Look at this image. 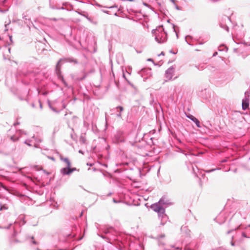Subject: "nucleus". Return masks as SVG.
<instances>
[{"mask_svg":"<svg viewBox=\"0 0 250 250\" xmlns=\"http://www.w3.org/2000/svg\"><path fill=\"white\" fill-rule=\"evenodd\" d=\"M152 33L155 37V41L159 43H164L167 41V33L165 31L162 25L153 30Z\"/></svg>","mask_w":250,"mask_h":250,"instance_id":"f257e3e1","label":"nucleus"},{"mask_svg":"<svg viewBox=\"0 0 250 250\" xmlns=\"http://www.w3.org/2000/svg\"><path fill=\"white\" fill-rule=\"evenodd\" d=\"M62 161L64 162L66 164V167L61 169L60 172L62 175H70L73 171L76 170V168H71V164L70 161L67 158H63L60 157Z\"/></svg>","mask_w":250,"mask_h":250,"instance_id":"f03ea898","label":"nucleus"},{"mask_svg":"<svg viewBox=\"0 0 250 250\" xmlns=\"http://www.w3.org/2000/svg\"><path fill=\"white\" fill-rule=\"evenodd\" d=\"M151 207L154 211L158 213L159 217H166V215L165 214V209L159 202L152 204Z\"/></svg>","mask_w":250,"mask_h":250,"instance_id":"7ed1b4c3","label":"nucleus"},{"mask_svg":"<svg viewBox=\"0 0 250 250\" xmlns=\"http://www.w3.org/2000/svg\"><path fill=\"white\" fill-rule=\"evenodd\" d=\"M164 208L171 204L170 200L166 196H163L158 202Z\"/></svg>","mask_w":250,"mask_h":250,"instance_id":"20e7f679","label":"nucleus"},{"mask_svg":"<svg viewBox=\"0 0 250 250\" xmlns=\"http://www.w3.org/2000/svg\"><path fill=\"white\" fill-rule=\"evenodd\" d=\"M174 73V68L172 66L168 68L165 72V76L167 80H170L173 76Z\"/></svg>","mask_w":250,"mask_h":250,"instance_id":"39448f33","label":"nucleus"},{"mask_svg":"<svg viewBox=\"0 0 250 250\" xmlns=\"http://www.w3.org/2000/svg\"><path fill=\"white\" fill-rule=\"evenodd\" d=\"M22 134H26V133L23 131L21 130H19L17 131L15 135H12L10 137V139L13 142L17 141L19 140V136L21 135Z\"/></svg>","mask_w":250,"mask_h":250,"instance_id":"423d86ee","label":"nucleus"},{"mask_svg":"<svg viewBox=\"0 0 250 250\" xmlns=\"http://www.w3.org/2000/svg\"><path fill=\"white\" fill-rule=\"evenodd\" d=\"M187 117L190 120H191L192 121L194 122L198 127L200 128L201 127L199 120L196 118L194 117L193 115H189L187 116Z\"/></svg>","mask_w":250,"mask_h":250,"instance_id":"0eeeda50","label":"nucleus"},{"mask_svg":"<svg viewBox=\"0 0 250 250\" xmlns=\"http://www.w3.org/2000/svg\"><path fill=\"white\" fill-rule=\"evenodd\" d=\"M249 105V99L248 98H245L242 100V109L246 110L247 109Z\"/></svg>","mask_w":250,"mask_h":250,"instance_id":"6e6552de","label":"nucleus"},{"mask_svg":"<svg viewBox=\"0 0 250 250\" xmlns=\"http://www.w3.org/2000/svg\"><path fill=\"white\" fill-rule=\"evenodd\" d=\"M18 234V232L14 230V232L13 234L12 235L11 237V243H18L20 241L16 239H15V237L17 236Z\"/></svg>","mask_w":250,"mask_h":250,"instance_id":"1a4fd4ad","label":"nucleus"},{"mask_svg":"<svg viewBox=\"0 0 250 250\" xmlns=\"http://www.w3.org/2000/svg\"><path fill=\"white\" fill-rule=\"evenodd\" d=\"M117 143L122 142L124 141V138L122 136V134L120 133H118L115 136Z\"/></svg>","mask_w":250,"mask_h":250,"instance_id":"9d476101","label":"nucleus"},{"mask_svg":"<svg viewBox=\"0 0 250 250\" xmlns=\"http://www.w3.org/2000/svg\"><path fill=\"white\" fill-rule=\"evenodd\" d=\"M114 231V229L113 228L110 227L109 228H104L103 229V232L105 234H108L109 233H112Z\"/></svg>","mask_w":250,"mask_h":250,"instance_id":"9b49d317","label":"nucleus"},{"mask_svg":"<svg viewBox=\"0 0 250 250\" xmlns=\"http://www.w3.org/2000/svg\"><path fill=\"white\" fill-rule=\"evenodd\" d=\"M117 111H118V110H120V113L117 114V116L119 118L122 117V114L121 112H122L124 110V108L122 106H119L116 107Z\"/></svg>","mask_w":250,"mask_h":250,"instance_id":"f8f14e48","label":"nucleus"},{"mask_svg":"<svg viewBox=\"0 0 250 250\" xmlns=\"http://www.w3.org/2000/svg\"><path fill=\"white\" fill-rule=\"evenodd\" d=\"M61 61H62V59H60L56 65V72H57L58 75H59V73H60V67H61L60 62H61Z\"/></svg>","mask_w":250,"mask_h":250,"instance_id":"ddd939ff","label":"nucleus"},{"mask_svg":"<svg viewBox=\"0 0 250 250\" xmlns=\"http://www.w3.org/2000/svg\"><path fill=\"white\" fill-rule=\"evenodd\" d=\"M80 141L81 143L85 144H86V140L84 136H81L80 139Z\"/></svg>","mask_w":250,"mask_h":250,"instance_id":"4468645a","label":"nucleus"},{"mask_svg":"<svg viewBox=\"0 0 250 250\" xmlns=\"http://www.w3.org/2000/svg\"><path fill=\"white\" fill-rule=\"evenodd\" d=\"M66 60L67 61V62H74L75 63H77L78 62L77 61H76V60L74 59H72V58H68V59H66Z\"/></svg>","mask_w":250,"mask_h":250,"instance_id":"2eb2a0df","label":"nucleus"},{"mask_svg":"<svg viewBox=\"0 0 250 250\" xmlns=\"http://www.w3.org/2000/svg\"><path fill=\"white\" fill-rule=\"evenodd\" d=\"M220 26L224 29L225 30H226L227 32H229V28L228 27V26H227L226 25H223L222 24H220Z\"/></svg>","mask_w":250,"mask_h":250,"instance_id":"dca6fc26","label":"nucleus"},{"mask_svg":"<svg viewBox=\"0 0 250 250\" xmlns=\"http://www.w3.org/2000/svg\"><path fill=\"white\" fill-rule=\"evenodd\" d=\"M36 141L37 142V143H35L34 144V146L35 147H38V144L39 143H40V142H41L42 140L40 139H36Z\"/></svg>","mask_w":250,"mask_h":250,"instance_id":"f3484780","label":"nucleus"},{"mask_svg":"<svg viewBox=\"0 0 250 250\" xmlns=\"http://www.w3.org/2000/svg\"><path fill=\"white\" fill-rule=\"evenodd\" d=\"M31 142V140H26L24 141V144H26L28 146H31L32 145L30 144Z\"/></svg>","mask_w":250,"mask_h":250,"instance_id":"a211bd4d","label":"nucleus"},{"mask_svg":"<svg viewBox=\"0 0 250 250\" xmlns=\"http://www.w3.org/2000/svg\"><path fill=\"white\" fill-rule=\"evenodd\" d=\"M250 92L249 91H246L245 92V98H248L249 99Z\"/></svg>","mask_w":250,"mask_h":250,"instance_id":"6ab92c4d","label":"nucleus"},{"mask_svg":"<svg viewBox=\"0 0 250 250\" xmlns=\"http://www.w3.org/2000/svg\"><path fill=\"white\" fill-rule=\"evenodd\" d=\"M26 223L25 221L24 220V218H21V221L20 223V225H23Z\"/></svg>","mask_w":250,"mask_h":250,"instance_id":"aec40b11","label":"nucleus"},{"mask_svg":"<svg viewBox=\"0 0 250 250\" xmlns=\"http://www.w3.org/2000/svg\"><path fill=\"white\" fill-rule=\"evenodd\" d=\"M49 106L50 108H51V109L53 111H54V112H58V111H57V110L55 108L53 107L51 105V104H50V103H49Z\"/></svg>","mask_w":250,"mask_h":250,"instance_id":"412c9836","label":"nucleus"},{"mask_svg":"<svg viewBox=\"0 0 250 250\" xmlns=\"http://www.w3.org/2000/svg\"><path fill=\"white\" fill-rule=\"evenodd\" d=\"M7 209V207L6 206H5V205L0 206V210H2L3 209Z\"/></svg>","mask_w":250,"mask_h":250,"instance_id":"4be33fe9","label":"nucleus"},{"mask_svg":"<svg viewBox=\"0 0 250 250\" xmlns=\"http://www.w3.org/2000/svg\"><path fill=\"white\" fill-rule=\"evenodd\" d=\"M22 19L25 21L29 20V19L27 18V16L24 15V14L22 15Z\"/></svg>","mask_w":250,"mask_h":250,"instance_id":"5701e85b","label":"nucleus"},{"mask_svg":"<svg viewBox=\"0 0 250 250\" xmlns=\"http://www.w3.org/2000/svg\"><path fill=\"white\" fill-rule=\"evenodd\" d=\"M11 225H12V224L11 223V224H10L9 225V226H8V227H5V229H9L10 228V227H11Z\"/></svg>","mask_w":250,"mask_h":250,"instance_id":"b1692460","label":"nucleus"},{"mask_svg":"<svg viewBox=\"0 0 250 250\" xmlns=\"http://www.w3.org/2000/svg\"><path fill=\"white\" fill-rule=\"evenodd\" d=\"M99 235L100 236H101V237L102 238H103V239H106V238H107L105 236H104V235Z\"/></svg>","mask_w":250,"mask_h":250,"instance_id":"393cba45","label":"nucleus"},{"mask_svg":"<svg viewBox=\"0 0 250 250\" xmlns=\"http://www.w3.org/2000/svg\"><path fill=\"white\" fill-rule=\"evenodd\" d=\"M48 158L51 159V160H53V161H55V159L53 157H48Z\"/></svg>","mask_w":250,"mask_h":250,"instance_id":"a878e982","label":"nucleus"},{"mask_svg":"<svg viewBox=\"0 0 250 250\" xmlns=\"http://www.w3.org/2000/svg\"><path fill=\"white\" fill-rule=\"evenodd\" d=\"M173 29L174 31L176 33L175 28V25L174 24H173Z\"/></svg>","mask_w":250,"mask_h":250,"instance_id":"bb28decb","label":"nucleus"},{"mask_svg":"<svg viewBox=\"0 0 250 250\" xmlns=\"http://www.w3.org/2000/svg\"><path fill=\"white\" fill-rule=\"evenodd\" d=\"M79 152L80 153H81V154H83V151L82 150H80L79 151Z\"/></svg>","mask_w":250,"mask_h":250,"instance_id":"cd10ccee","label":"nucleus"},{"mask_svg":"<svg viewBox=\"0 0 250 250\" xmlns=\"http://www.w3.org/2000/svg\"><path fill=\"white\" fill-rule=\"evenodd\" d=\"M175 8H176V9H177V10H180V8H179V6H177V5H175Z\"/></svg>","mask_w":250,"mask_h":250,"instance_id":"c85d7f7f","label":"nucleus"},{"mask_svg":"<svg viewBox=\"0 0 250 250\" xmlns=\"http://www.w3.org/2000/svg\"><path fill=\"white\" fill-rule=\"evenodd\" d=\"M20 124V123L19 122H16V123H15L14 124V126H16L17 125H19Z\"/></svg>","mask_w":250,"mask_h":250,"instance_id":"c756f323","label":"nucleus"},{"mask_svg":"<svg viewBox=\"0 0 250 250\" xmlns=\"http://www.w3.org/2000/svg\"><path fill=\"white\" fill-rule=\"evenodd\" d=\"M233 229L228 231L227 232V234H229V233H230L232 231H233Z\"/></svg>","mask_w":250,"mask_h":250,"instance_id":"7c9ffc66","label":"nucleus"},{"mask_svg":"<svg viewBox=\"0 0 250 250\" xmlns=\"http://www.w3.org/2000/svg\"><path fill=\"white\" fill-rule=\"evenodd\" d=\"M32 243H33V244H35V245H36V244H37V242H36L35 241L33 240V241H32Z\"/></svg>","mask_w":250,"mask_h":250,"instance_id":"2f4dec72","label":"nucleus"},{"mask_svg":"<svg viewBox=\"0 0 250 250\" xmlns=\"http://www.w3.org/2000/svg\"><path fill=\"white\" fill-rule=\"evenodd\" d=\"M242 235H243V236H244V237H247V236H246V235L245 234V233H242Z\"/></svg>","mask_w":250,"mask_h":250,"instance_id":"473e14b6","label":"nucleus"},{"mask_svg":"<svg viewBox=\"0 0 250 250\" xmlns=\"http://www.w3.org/2000/svg\"><path fill=\"white\" fill-rule=\"evenodd\" d=\"M87 165H88V166H89L90 167H92V166H93V164H87Z\"/></svg>","mask_w":250,"mask_h":250,"instance_id":"72a5a7b5","label":"nucleus"},{"mask_svg":"<svg viewBox=\"0 0 250 250\" xmlns=\"http://www.w3.org/2000/svg\"><path fill=\"white\" fill-rule=\"evenodd\" d=\"M231 245L232 246H234V243L233 242H231Z\"/></svg>","mask_w":250,"mask_h":250,"instance_id":"f704fd0d","label":"nucleus"},{"mask_svg":"<svg viewBox=\"0 0 250 250\" xmlns=\"http://www.w3.org/2000/svg\"><path fill=\"white\" fill-rule=\"evenodd\" d=\"M161 55H164V53L163 52H162L161 53L160 55H159V56H160Z\"/></svg>","mask_w":250,"mask_h":250,"instance_id":"c9c22d12","label":"nucleus"},{"mask_svg":"<svg viewBox=\"0 0 250 250\" xmlns=\"http://www.w3.org/2000/svg\"><path fill=\"white\" fill-rule=\"evenodd\" d=\"M186 229V227H181V229L183 230L184 229Z\"/></svg>","mask_w":250,"mask_h":250,"instance_id":"e433bc0d","label":"nucleus"},{"mask_svg":"<svg viewBox=\"0 0 250 250\" xmlns=\"http://www.w3.org/2000/svg\"><path fill=\"white\" fill-rule=\"evenodd\" d=\"M214 170H215L214 169H211V170H209L208 172H211V171H214Z\"/></svg>","mask_w":250,"mask_h":250,"instance_id":"4c0bfd02","label":"nucleus"},{"mask_svg":"<svg viewBox=\"0 0 250 250\" xmlns=\"http://www.w3.org/2000/svg\"><path fill=\"white\" fill-rule=\"evenodd\" d=\"M171 1L173 3H174V2H175V0H171Z\"/></svg>","mask_w":250,"mask_h":250,"instance_id":"58836bf2","label":"nucleus"},{"mask_svg":"<svg viewBox=\"0 0 250 250\" xmlns=\"http://www.w3.org/2000/svg\"><path fill=\"white\" fill-rule=\"evenodd\" d=\"M234 52H237V49H234Z\"/></svg>","mask_w":250,"mask_h":250,"instance_id":"ea45409f","label":"nucleus"},{"mask_svg":"<svg viewBox=\"0 0 250 250\" xmlns=\"http://www.w3.org/2000/svg\"><path fill=\"white\" fill-rule=\"evenodd\" d=\"M216 54H217V52H215V53L213 54V56H215Z\"/></svg>","mask_w":250,"mask_h":250,"instance_id":"a19ab883","label":"nucleus"},{"mask_svg":"<svg viewBox=\"0 0 250 250\" xmlns=\"http://www.w3.org/2000/svg\"><path fill=\"white\" fill-rule=\"evenodd\" d=\"M10 40L11 41L12 40V37L11 36H10Z\"/></svg>","mask_w":250,"mask_h":250,"instance_id":"79ce46f5","label":"nucleus"},{"mask_svg":"<svg viewBox=\"0 0 250 250\" xmlns=\"http://www.w3.org/2000/svg\"><path fill=\"white\" fill-rule=\"evenodd\" d=\"M170 52L171 53H172L174 54V52H173V51H170Z\"/></svg>","mask_w":250,"mask_h":250,"instance_id":"37998d69","label":"nucleus"},{"mask_svg":"<svg viewBox=\"0 0 250 250\" xmlns=\"http://www.w3.org/2000/svg\"><path fill=\"white\" fill-rule=\"evenodd\" d=\"M123 77H124L125 78V75L124 74H123Z\"/></svg>","mask_w":250,"mask_h":250,"instance_id":"c03bdc74","label":"nucleus"},{"mask_svg":"<svg viewBox=\"0 0 250 250\" xmlns=\"http://www.w3.org/2000/svg\"><path fill=\"white\" fill-rule=\"evenodd\" d=\"M53 21H56V19L54 18V19H53Z\"/></svg>","mask_w":250,"mask_h":250,"instance_id":"a18cd8bd","label":"nucleus"},{"mask_svg":"<svg viewBox=\"0 0 250 250\" xmlns=\"http://www.w3.org/2000/svg\"><path fill=\"white\" fill-rule=\"evenodd\" d=\"M40 107H41V108H42V104H40Z\"/></svg>","mask_w":250,"mask_h":250,"instance_id":"49530a36","label":"nucleus"},{"mask_svg":"<svg viewBox=\"0 0 250 250\" xmlns=\"http://www.w3.org/2000/svg\"><path fill=\"white\" fill-rule=\"evenodd\" d=\"M178 141L179 142H181V141H180L179 139H178Z\"/></svg>","mask_w":250,"mask_h":250,"instance_id":"de8ad7c7","label":"nucleus"},{"mask_svg":"<svg viewBox=\"0 0 250 250\" xmlns=\"http://www.w3.org/2000/svg\"><path fill=\"white\" fill-rule=\"evenodd\" d=\"M83 78H81V79H80V80H83Z\"/></svg>","mask_w":250,"mask_h":250,"instance_id":"09e8293b","label":"nucleus"},{"mask_svg":"<svg viewBox=\"0 0 250 250\" xmlns=\"http://www.w3.org/2000/svg\"><path fill=\"white\" fill-rule=\"evenodd\" d=\"M248 227L250 228V224L248 226Z\"/></svg>","mask_w":250,"mask_h":250,"instance_id":"8fccbe9b","label":"nucleus"},{"mask_svg":"<svg viewBox=\"0 0 250 250\" xmlns=\"http://www.w3.org/2000/svg\"><path fill=\"white\" fill-rule=\"evenodd\" d=\"M32 239H34V237H31Z\"/></svg>","mask_w":250,"mask_h":250,"instance_id":"3c124183","label":"nucleus"},{"mask_svg":"<svg viewBox=\"0 0 250 250\" xmlns=\"http://www.w3.org/2000/svg\"><path fill=\"white\" fill-rule=\"evenodd\" d=\"M249 160H250V158H249Z\"/></svg>","mask_w":250,"mask_h":250,"instance_id":"603ef678","label":"nucleus"},{"mask_svg":"<svg viewBox=\"0 0 250 250\" xmlns=\"http://www.w3.org/2000/svg\"><path fill=\"white\" fill-rule=\"evenodd\" d=\"M0 228H1V227H0Z\"/></svg>","mask_w":250,"mask_h":250,"instance_id":"864d4df0","label":"nucleus"}]
</instances>
